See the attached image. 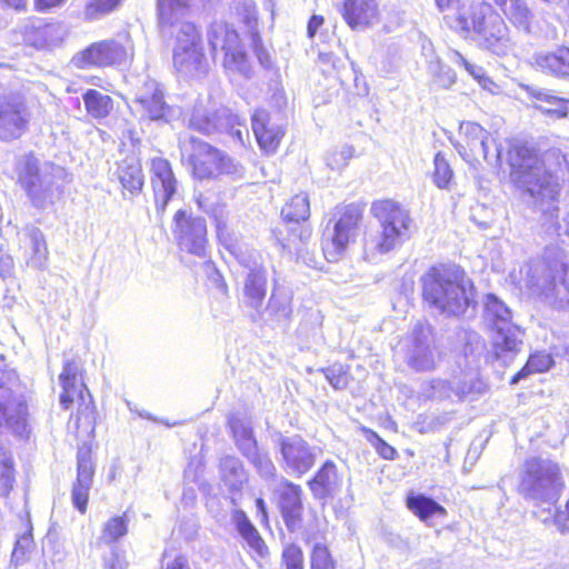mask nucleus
<instances>
[{
	"label": "nucleus",
	"instance_id": "f257e3e1",
	"mask_svg": "<svg viewBox=\"0 0 569 569\" xmlns=\"http://www.w3.org/2000/svg\"><path fill=\"white\" fill-rule=\"evenodd\" d=\"M565 482L560 467L550 459L532 457L519 471L518 491L532 505L533 516L546 526H555L560 533H569V499L557 507Z\"/></svg>",
	"mask_w": 569,
	"mask_h": 569
},
{
	"label": "nucleus",
	"instance_id": "f03ea898",
	"mask_svg": "<svg viewBox=\"0 0 569 569\" xmlns=\"http://www.w3.org/2000/svg\"><path fill=\"white\" fill-rule=\"evenodd\" d=\"M510 177L513 183L541 204L556 202L561 186L558 172L569 171V162L559 150L548 151L543 158L526 146L509 151Z\"/></svg>",
	"mask_w": 569,
	"mask_h": 569
},
{
	"label": "nucleus",
	"instance_id": "7ed1b4c3",
	"mask_svg": "<svg viewBox=\"0 0 569 569\" xmlns=\"http://www.w3.org/2000/svg\"><path fill=\"white\" fill-rule=\"evenodd\" d=\"M511 278L540 302L559 310L569 309V263L558 248H547Z\"/></svg>",
	"mask_w": 569,
	"mask_h": 569
},
{
	"label": "nucleus",
	"instance_id": "20e7f679",
	"mask_svg": "<svg viewBox=\"0 0 569 569\" xmlns=\"http://www.w3.org/2000/svg\"><path fill=\"white\" fill-rule=\"evenodd\" d=\"M425 301L440 313L462 316L475 307V287L457 266L430 268L421 278Z\"/></svg>",
	"mask_w": 569,
	"mask_h": 569
},
{
	"label": "nucleus",
	"instance_id": "39448f33",
	"mask_svg": "<svg viewBox=\"0 0 569 569\" xmlns=\"http://www.w3.org/2000/svg\"><path fill=\"white\" fill-rule=\"evenodd\" d=\"M379 222V229L365 240L367 260H375L378 254L387 253L400 246L408 237L412 223L409 211L390 199L375 201L370 209Z\"/></svg>",
	"mask_w": 569,
	"mask_h": 569
},
{
	"label": "nucleus",
	"instance_id": "423d86ee",
	"mask_svg": "<svg viewBox=\"0 0 569 569\" xmlns=\"http://www.w3.org/2000/svg\"><path fill=\"white\" fill-rule=\"evenodd\" d=\"M63 176L61 167L39 163L33 157H28L19 169V181L32 206L39 209L51 207L59 198Z\"/></svg>",
	"mask_w": 569,
	"mask_h": 569
},
{
	"label": "nucleus",
	"instance_id": "0eeeda50",
	"mask_svg": "<svg viewBox=\"0 0 569 569\" xmlns=\"http://www.w3.org/2000/svg\"><path fill=\"white\" fill-rule=\"evenodd\" d=\"M455 28L465 33L476 32L480 37V44L497 56L507 54L511 48L506 23L491 12V7L487 3L473 6L470 16L459 14L455 20Z\"/></svg>",
	"mask_w": 569,
	"mask_h": 569
},
{
	"label": "nucleus",
	"instance_id": "6e6552de",
	"mask_svg": "<svg viewBox=\"0 0 569 569\" xmlns=\"http://www.w3.org/2000/svg\"><path fill=\"white\" fill-rule=\"evenodd\" d=\"M485 320L492 328V347L497 359L510 360L522 346L521 330L511 323L510 309L496 296L487 297Z\"/></svg>",
	"mask_w": 569,
	"mask_h": 569
},
{
	"label": "nucleus",
	"instance_id": "1a4fd4ad",
	"mask_svg": "<svg viewBox=\"0 0 569 569\" xmlns=\"http://www.w3.org/2000/svg\"><path fill=\"white\" fill-rule=\"evenodd\" d=\"M59 378L62 386V393L60 396L61 406L64 409H69L72 403L77 402V429L83 427L86 431H92L96 422L93 400L82 381L79 362L74 359L66 360Z\"/></svg>",
	"mask_w": 569,
	"mask_h": 569
},
{
	"label": "nucleus",
	"instance_id": "9d476101",
	"mask_svg": "<svg viewBox=\"0 0 569 569\" xmlns=\"http://www.w3.org/2000/svg\"><path fill=\"white\" fill-rule=\"evenodd\" d=\"M362 211L355 204L339 207L333 213L332 228L327 227L323 233L322 251L330 262L337 261L351 242H355Z\"/></svg>",
	"mask_w": 569,
	"mask_h": 569
},
{
	"label": "nucleus",
	"instance_id": "9b49d317",
	"mask_svg": "<svg viewBox=\"0 0 569 569\" xmlns=\"http://www.w3.org/2000/svg\"><path fill=\"white\" fill-rule=\"evenodd\" d=\"M181 150L188 154L193 173L199 179H208L219 174H233L239 171L236 162L216 148L192 136L179 139Z\"/></svg>",
	"mask_w": 569,
	"mask_h": 569
},
{
	"label": "nucleus",
	"instance_id": "f8f14e48",
	"mask_svg": "<svg viewBox=\"0 0 569 569\" xmlns=\"http://www.w3.org/2000/svg\"><path fill=\"white\" fill-rule=\"evenodd\" d=\"M243 267L242 295L247 306L258 310L267 296L268 272L261 256L254 251H243L236 242L226 247Z\"/></svg>",
	"mask_w": 569,
	"mask_h": 569
},
{
	"label": "nucleus",
	"instance_id": "ddd939ff",
	"mask_svg": "<svg viewBox=\"0 0 569 569\" xmlns=\"http://www.w3.org/2000/svg\"><path fill=\"white\" fill-rule=\"evenodd\" d=\"M208 42L213 52H224L223 66L231 72L250 78L252 69L248 56L243 50L237 31L222 21L213 22L208 30Z\"/></svg>",
	"mask_w": 569,
	"mask_h": 569
},
{
	"label": "nucleus",
	"instance_id": "4468645a",
	"mask_svg": "<svg viewBox=\"0 0 569 569\" xmlns=\"http://www.w3.org/2000/svg\"><path fill=\"white\" fill-rule=\"evenodd\" d=\"M398 352L403 355L407 365L416 371L435 368L436 352L432 327L418 321L411 332L398 345Z\"/></svg>",
	"mask_w": 569,
	"mask_h": 569
},
{
	"label": "nucleus",
	"instance_id": "2eb2a0df",
	"mask_svg": "<svg viewBox=\"0 0 569 569\" xmlns=\"http://www.w3.org/2000/svg\"><path fill=\"white\" fill-rule=\"evenodd\" d=\"M172 233L181 250L202 257L207 246L206 220L186 210H178L173 217Z\"/></svg>",
	"mask_w": 569,
	"mask_h": 569
},
{
	"label": "nucleus",
	"instance_id": "dca6fc26",
	"mask_svg": "<svg viewBox=\"0 0 569 569\" xmlns=\"http://www.w3.org/2000/svg\"><path fill=\"white\" fill-rule=\"evenodd\" d=\"M30 112L19 97L0 98V140L20 138L27 130Z\"/></svg>",
	"mask_w": 569,
	"mask_h": 569
},
{
	"label": "nucleus",
	"instance_id": "f3484780",
	"mask_svg": "<svg viewBox=\"0 0 569 569\" xmlns=\"http://www.w3.org/2000/svg\"><path fill=\"white\" fill-rule=\"evenodd\" d=\"M317 451L316 447L309 446L299 436L282 438L280 441L284 469L289 473L301 476L309 471L316 462Z\"/></svg>",
	"mask_w": 569,
	"mask_h": 569
},
{
	"label": "nucleus",
	"instance_id": "a211bd4d",
	"mask_svg": "<svg viewBox=\"0 0 569 569\" xmlns=\"http://www.w3.org/2000/svg\"><path fill=\"white\" fill-rule=\"evenodd\" d=\"M131 57L128 48L114 40H104L94 42L81 51L76 58L80 67L94 66L107 67L113 64H123Z\"/></svg>",
	"mask_w": 569,
	"mask_h": 569
},
{
	"label": "nucleus",
	"instance_id": "6ab92c4d",
	"mask_svg": "<svg viewBox=\"0 0 569 569\" xmlns=\"http://www.w3.org/2000/svg\"><path fill=\"white\" fill-rule=\"evenodd\" d=\"M278 505L283 521L290 532L301 528V516L303 511V491L299 485L282 478L277 486Z\"/></svg>",
	"mask_w": 569,
	"mask_h": 569
},
{
	"label": "nucleus",
	"instance_id": "aec40b11",
	"mask_svg": "<svg viewBox=\"0 0 569 569\" xmlns=\"http://www.w3.org/2000/svg\"><path fill=\"white\" fill-rule=\"evenodd\" d=\"M151 183L154 194L157 212L162 214L168 202L174 197L178 190V181L174 178L168 160L154 158L151 161Z\"/></svg>",
	"mask_w": 569,
	"mask_h": 569
},
{
	"label": "nucleus",
	"instance_id": "412c9836",
	"mask_svg": "<svg viewBox=\"0 0 569 569\" xmlns=\"http://www.w3.org/2000/svg\"><path fill=\"white\" fill-rule=\"evenodd\" d=\"M460 141L457 144L458 152L463 158H471L490 162L489 156V132L485 130L479 123L466 121L459 128Z\"/></svg>",
	"mask_w": 569,
	"mask_h": 569
},
{
	"label": "nucleus",
	"instance_id": "4be33fe9",
	"mask_svg": "<svg viewBox=\"0 0 569 569\" xmlns=\"http://www.w3.org/2000/svg\"><path fill=\"white\" fill-rule=\"evenodd\" d=\"M134 103L143 117L152 121L170 122L177 111L163 100V92L154 81L147 82L144 89L136 96Z\"/></svg>",
	"mask_w": 569,
	"mask_h": 569
},
{
	"label": "nucleus",
	"instance_id": "5701e85b",
	"mask_svg": "<svg viewBox=\"0 0 569 569\" xmlns=\"http://www.w3.org/2000/svg\"><path fill=\"white\" fill-rule=\"evenodd\" d=\"M19 250L26 264L43 270L48 263V247L43 232L37 227H26L18 232Z\"/></svg>",
	"mask_w": 569,
	"mask_h": 569
},
{
	"label": "nucleus",
	"instance_id": "b1692460",
	"mask_svg": "<svg viewBox=\"0 0 569 569\" xmlns=\"http://www.w3.org/2000/svg\"><path fill=\"white\" fill-rule=\"evenodd\" d=\"M341 16L352 30H365L379 22L377 0H343Z\"/></svg>",
	"mask_w": 569,
	"mask_h": 569
},
{
	"label": "nucleus",
	"instance_id": "393cba45",
	"mask_svg": "<svg viewBox=\"0 0 569 569\" xmlns=\"http://www.w3.org/2000/svg\"><path fill=\"white\" fill-rule=\"evenodd\" d=\"M530 64L546 76L569 80V48L537 51L531 56Z\"/></svg>",
	"mask_w": 569,
	"mask_h": 569
},
{
	"label": "nucleus",
	"instance_id": "a878e982",
	"mask_svg": "<svg viewBox=\"0 0 569 569\" xmlns=\"http://www.w3.org/2000/svg\"><path fill=\"white\" fill-rule=\"evenodd\" d=\"M252 131L262 150L273 153L284 136L281 124L271 122L270 114L264 109H258L251 117Z\"/></svg>",
	"mask_w": 569,
	"mask_h": 569
},
{
	"label": "nucleus",
	"instance_id": "bb28decb",
	"mask_svg": "<svg viewBox=\"0 0 569 569\" xmlns=\"http://www.w3.org/2000/svg\"><path fill=\"white\" fill-rule=\"evenodd\" d=\"M173 66L186 77H200L207 72L208 63L202 46L176 44L173 48Z\"/></svg>",
	"mask_w": 569,
	"mask_h": 569
},
{
	"label": "nucleus",
	"instance_id": "cd10ccee",
	"mask_svg": "<svg viewBox=\"0 0 569 569\" xmlns=\"http://www.w3.org/2000/svg\"><path fill=\"white\" fill-rule=\"evenodd\" d=\"M77 458V481L72 487L71 498L74 508H77L81 513H84L87 510L89 491L92 486L94 469L89 450L80 449Z\"/></svg>",
	"mask_w": 569,
	"mask_h": 569
},
{
	"label": "nucleus",
	"instance_id": "c85d7f7f",
	"mask_svg": "<svg viewBox=\"0 0 569 569\" xmlns=\"http://www.w3.org/2000/svg\"><path fill=\"white\" fill-rule=\"evenodd\" d=\"M196 202L200 210L208 213L214 220L218 238L224 247L234 243L228 230L226 206L219 202L218 197L213 192L199 193L196 196Z\"/></svg>",
	"mask_w": 569,
	"mask_h": 569
},
{
	"label": "nucleus",
	"instance_id": "c756f323",
	"mask_svg": "<svg viewBox=\"0 0 569 569\" xmlns=\"http://www.w3.org/2000/svg\"><path fill=\"white\" fill-rule=\"evenodd\" d=\"M309 485L313 496L318 499L335 496L341 486L337 466L330 460L326 461Z\"/></svg>",
	"mask_w": 569,
	"mask_h": 569
},
{
	"label": "nucleus",
	"instance_id": "7c9ffc66",
	"mask_svg": "<svg viewBox=\"0 0 569 569\" xmlns=\"http://www.w3.org/2000/svg\"><path fill=\"white\" fill-rule=\"evenodd\" d=\"M312 230L309 226L297 224L291 228L287 239L282 242V248L290 253H295L298 259H302L307 264L316 263L309 258V246L311 243Z\"/></svg>",
	"mask_w": 569,
	"mask_h": 569
},
{
	"label": "nucleus",
	"instance_id": "2f4dec72",
	"mask_svg": "<svg viewBox=\"0 0 569 569\" xmlns=\"http://www.w3.org/2000/svg\"><path fill=\"white\" fill-rule=\"evenodd\" d=\"M117 174L123 189L136 194L142 190L144 179L140 162L134 157L123 159L117 169Z\"/></svg>",
	"mask_w": 569,
	"mask_h": 569
},
{
	"label": "nucleus",
	"instance_id": "473e14b6",
	"mask_svg": "<svg viewBox=\"0 0 569 569\" xmlns=\"http://www.w3.org/2000/svg\"><path fill=\"white\" fill-rule=\"evenodd\" d=\"M221 109L211 113L202 103L194 106L189 119V127L200 133L210 136L223 128V118H220Z\"/></svg>",
	"mask_w": 569,
	"mask_h": 569
},
{
	"label": "nucleus",
	"instance_id": "72a5a7b5",
	"mask_svg": "<svg viewBox=\"0 0 569 569\" xmlns=\"http://www.w3.org/2000/svg\"><path fill=\"white\" fill-rule=\"evenodd\" d=\"M189 11V0H158V17L161 32L174 27Z\"/></svg>",
	"mask_w": 569,
	"mask_h": 569
},
{
	"label": "nucleus",
	"instance_id": "f704fd0d",
	"mask_svg": "<svg viewBox=\"0 0 569 569\" xmlns=\"http://www.w3.org/2000/svg\"><path fill=\"white\" fill-rule=\"evenodd\" d=\"M229 427L237 448L246 456L258 448L253 435V428L249 420L232 416L229 419Z\"/></svg>",
	"mask_w": 569,
	"mask_h": 569
},
{
	"label": "nucleus",
	"instance_id": "c9c22d12",
	"mask_svg": "<svg viewBox=\"0 0 569 569\" xmlns=\"http://www.w3.org/2000/svg\"><path fill=\"white\" fill-rule=\"evenodd\" d=\"M511 22L529 33L533 14L523 0H495Z\"/></svg>",
	"mask_w": 569,
	"mask_h": 569
},
{
	"label": "nucleus",
	"instance_id": "e433bc0d",
	"mask_svg": "<svg viewBox=\"0 0 569 569\" xmlns=\"http://www.w3.org/2000/svg\"><path fill=\"white\" fill-rule=\"evenodd\" d=\"M221 478L230 490H239L247 481L241 461L233 456H226L220 461Z\"/></svg>",
	"mask_w": 569,
	"mask_h": 569
},
{
	"label": "nucleus",
	"instance_id": "4c0bfd02",
	"mask_svg": "<svg viewBox=\"0 0 569 569\" xmlns=\"http://www.w3.org/2000/svg\"><path fill=\"white\" fill-rule=\"evenodd\" d=\"M83 102L88 114L94 119L106 118L113 108L112 99L94 89L83 94Z\"/></svg>",
	"mask_w": 569,
	"mask_h": 569
},
{
	"label": "nucleus",
	"instance_id": "58836bf2",
	"mask_svg": "<svg viewBox=\"0 0 569 569\" xmlns=\"http://www.w3.org/2000/svg\"><path fill=\"white\" fill-rule=\"evenodd\" d=\"M408 508L417 515L421 520L426 521L433 516L445 517L447 515L446 509L431 498L422 495L408 497Z\"/></svg>",
	"mask_w": 569,
	"mask_h": 569
},
{
	"label": "nucleus",
	"instance_id": "ea45409f",
	"mask_svg": "<svg viewBox=\"0 0 569 569\" xmlns=\"http://www.w3.org/2000/svg\"><path fill=\"white\" fill-rule=\"evenodd\" d=\"M449 59L452 63L463 67V69L486 90L492 92L497 87L495 82L486 74L481 66L470 62L460 52L451 50Z\"/></svg>",
	"mask_w": 569,
	"mask_h": 569
},
{
	"label": "nucleus",
	"instance_id": "a19ab883",
	"mask_svg": "<svg viewBox=\"0 0 569 569\" xmlns=\"http://www.w3.org/2000/svg\"><path fill=\"white\" fill-rule=\"evenodd\" d=\"M282 217L288 221H306L310 216V203L307 193L293 196L282 208Z\"/></svg>",
	"mask_w": 569,
	"mask_h": 569
},
{
	"label": "nucleus",
	"instance_id": "79ce46f5",
	"mask_svg": "<svg viewBox=\"0 0 569 569\" xmlns=\"http://www.w3.org/2000/svg\"><path fill=\"white\" fill-rule=\"evenodd\" d=\"M553 360L550 355L545 352H536L531 355L526 366L516 373L511 379V385L518 383L532 372H545L552 366Z\"/></svg>",
	"mask_w": 569,
	"mask_h": 569
},
{
	"label": "nucleus",
	"instance_id": "37998d69",
	"mask_svg": "<svg viewBox=\"0 0 569 569\" xmlns=\"http://www.w3.org/2000/svg\"><path fill=\"white\" fill-rule=\"evenodd\" d=\"M16 482L13 460L9 452L0 449V496L7 497Z\"/></svg>",
	"mask_w": 569,
	"mask_h": 569
},
{
	"label": "nucleus",
	"instance_id": "c03bdc74",
	"mask_svg": "<svg viewBox=\"0 0 569 569\" xmlns=\"http://www.w3.org/2000/svg\"><path fill=\"white\" fill-rule=\"evenodd\" d=\"M176 33V44H181V42L187 46H198L201 44V36L197 30L196 26L191 22L187 21H178L174 27L171 29H167L164 33Z\"/></svg>",
	"mask_w": 569,
	"mask_h": 569
},
{
	"label": "nucleus",
	"instance_id": "a18cd8bd",
	"mask_svg": "<svg viewBox=\"0 0 569 569\" xmlns=\"http://www.w3.org/2000/svg\"><path fill=\"white\" fill-rule=\"evenodd\" d=\"M120 3V0H88L83 10L86 21L99 20L112 12Z\"/></svg>",
	"mask_w": 569,
	"mask_h": 569
},
{
	"label": "nucleus",
	"instance_id": "49530a36",
	"mask_svg": "<svg viewBox=\"0 0 569 569\" xmlns=\"http://www.w3.org/2000/svg\"><path fill=\"white\" fill-rule=\"evenodd\" d=\"M485 389V382L475 373H466L462 379L456 378L455 396L459 399L469 395H480Z\"/></svg>",
	"mask_w": 569,
	"mask_h": 569
},
{
	"label": "nucleus",
	"instance_id": "de8ad7c7",
	"mask_svg": "<svg viewBox=\"0 0 569 569\" xmlns=\"http://www.w3.org/2000/svg\"><path fill=\"white\" fill-rule=\"evenodd\" d=\"M128 531L127 516H119L109 519L102 528L101 539L106 543H113L121 537L126 536Z\"/></svg>",
	"mask_w": 569,
	"mask_h": 569
},
{
	"label": "nucleus",
	"instance_id": "09e8293b",
	"mask_svg": "<svg viewBox=\"0 0 569 569\" xmlns=\"http://www.w3.org/2000/svg\"><path fill=\"white\" fill-rule=\"evenodd\" d=\"M456 378L453 380L432 379L423 387V393L431 399H447L455 395Z\"/></svg>",
	"mask_w": 569,
	"mask_h": 569
},
{
	"label": "nucleus",
	"instance_id": "8fccbe9b",
	"mask_svg": "<svg viewBox=\"0 0 569 569\" xmlns=\"http://www.w3.org/2000/svg\"><path fill=\"white\" fill-rule=\"evenodd\" d=\"M223 118V128L220 131H229L231 136L236 137L240 142H243V137L249 136V131L244 124V121L238 114L231 113L228 109H221V116Z\"/></svg>",
	"mask_w": 569,
	"mask_h": 569
},
{
	"label": "nucleus",
	"instance_id": "3c124183",
	"mask_svg": "<svg viewBox=\"0 0 569 569\" xmlns=\"http://www.w3.org/2000/svg\"><path fill=\"white\" fill-rule=\"evenodd\" d=\"M558 212L559 208L557 206L543 211L545 224L550 223L546 232L556 236H569V212L565 214L561 222L557 221Z\"/></svg>",
	"mask_w": 569,
	"mask_h": 569
},
{
	"label": "nucleus",
	"instance_id": "603ef678",
	"mask_svg": "<svg viewBox=\"0 0 569 569\" xmlns=\"http://www.w3.org/2000/svg\"><path fill=\"white\" fill-rule=\"evenodd\" d=\"M244 457L254 466L261 477L268 479L274 476L276 467L267 453L257 448Z\"/></svg>",
	"mask_w": 569,
	"mask_h": 569
},
{
	"label": "nucleus",
	"instance_id": "864d4df0",
	"mask_svg": "<svg viewBox=\"0 0 569 569\" xmlns=\"http://www.w3.org/2000/svg\"><path fill=\"white\" fill-rule=\"evenodd\" d=\"M267 311L278 320H287L292 312L290 299L287 296L271 295Z\"/></svg>",
	"mask_w": 569,
	"mask_h": 569
},
{
	"label": "nucleus",
	"instance_id": "5fc2aeb1",
	"mask_svg": "<svg viewBox=\"0 0 569 569\" xmlns=\"http://www.w3.org/2000/svg\"><path fill=\"white\" fill-rule=\"evenodd\" d=\"M433 181L439 188H446L452 178V170L443 154L438 152L433 160Z\"/></svg>",
	"mask_w": 569,
	"mask_h": 569
},
{
	"label": "nucleus",
	"instance_id": "6e6d98bb",
	"mask_svg": "<svg viewBox=\"0 0 569 569\" xmlns=\"http://www.w3.org/2000/svg\"><path fill=\"white\" fill-rule=\"evenodd\" d=\"M42 33L50 48L57 47L68 37L69 30L61 22H52L42 26Z\"/></svg>",
	"mask_w": 569,
	"mask_h": 569
},
{
	"label": "nucleus",
	"instance_id": "4d7b16f0",
	"mask_svg": "<svg viewBox=\"0 0 569 569\" xmlns=\"http://www.w3.org/2000/svg\"><path fill=\"white\" fill-rule=\"evenodd\" d=\"M32 545H33V542H32L31 533L26 532V533L21 535L16 541V545H14V548H13V551L11 555V561L16 566L24 563L27 560L28 553L32 549Z\"/></svg>",
	"mask_w": 569,
	"mask_h": 569
},
{
	"label": "nucleus",
	"instance_id": "13d9d810",
	"mask_svg": "<svg viewBox=\"0 0 569 569\" xmlns=\"http://www.w3.org/2000/svg\"><path fill=\"white\" fill-rule=\"evenodd\" d=\"M432 81L439 88L448 89L457 81L456 72L450 67L443 66L439 62L432 69Z\"/></svg>",
	"mask_w": 569,
	"mask_h": 569
},
{
	"label": "nucleus",
	"instance_id": "bf43d9fd",
	"mask_svg": "<svg viewBox=\"0 0 569 569\" xmlns=\"http://www.w3.org/2000/svg\"><path fill=\"white\" fill-rule=\"evenodd\" d=\"M311 569H333V561L326 546L316 543L311 553Z\"/></svg>",
	"mask_w": 569,
	"mask_h": 569
},
{
	"label": "nucleus",
	"instance_id": "052dcab7",
	"mask_svg": "<svg viewBox=\"0 0 569 569\" xmlns=\"http://www.w3.org/2000/svg\"><path fill=\"white\" fill-rule=\"evenodd\" d=\"M286 569H303V553L298 546L290 545L282 552Z\"/></svg>",
	"mask_w": 569,
	"mask_h": 569
},
{
	"label": "nucleus",
	"instance_id": "680f3d73",
	"mask_svg": "<svg viewBox=\"0 0 569 569\" xmlns=\"http://www.w3.org/2000/svg\"><path fill=\"white\" fill-rule=\"evenodd\" d=\"M326 379L335 389H345L348 385V377L341 366H332L322 370Z\"/></svg>",
	"mask_w": 569,
	"mask_h": 569
},
{
	"label": "nucleus",
	"instance_id": "e2e57ef3",
	"mask_svg": "<svg viewBox=\"0 0 569 569\" xmlns=\"http://www.w3.org/2000/svg\"><path fill=\"white\" fill-rule=\"evenodd\" d=\"M352 157L351 147H343L340 150H335L327 157V164L332 170H340L346 167L349 159Z\"/></svg>",
	"mask_w": 569,
	"mask_h": 569
},
{
	"label": "nucleus",
	"instance_id": "0e129e2a",
	"mask_svg": "<svg viewBox=\"0 0 569 569\" xmlns=\"http://www.w3.org/2000/svg\"><path fill=\"white\" fill-rule=\"evenodd\" d=\"M533 108L543 114L551 116L556 119H562L568 116V109L566 107V100L559 98V103H548L547 106L541 103H535Z\"/></svg>",
	"mask_w": 569,
	"mask_h": 569
},
{
	"label": "nucleus",
	"instance_id": "69168bd1",
	"mask_svg": "<svg viewBox=\"0 0 569 569\" xmlns=\"http://www.w3.org/2000/svg\"><path fill=\"white\" fill-rule=\"evenodd\" d=\"M240 536L247 542V545L257 553H259L260 556L267 553L268 548L254 527Z\"/></svg>",
	"mask_w": 569,
	"mask_h": 569
},
{
	"label": "nucleus",
	"instance_id": "338daca9",
	"mask_svg": "<svg viewBox=\"0 0 569 569\" xmlns=\"http://www.w3.org/2000/svg\"><path fill=\"white\" fill-rule=\"evenodd\" d=\"M375 441L373 446L377 452L383 458L388 460H393L397 456V451L393 447L388 445L385 440H382L377 433H373Z\"/></svg>",
	"mask_w": 569,
	"mask_h": 569
},
{
	"label": "nucleus",
	"instance_id": "774afa93",
	"mask_svg": "<svg viewBox=\"0 0 569 569\" xmlns=\"http://www.w3.org/2000/svg\"><path fill=\"white\" fill-rule=\"evenodd\" d=\"M232 521H233L239 535H242L243 532L253 528V525L250 522L247 515L242 510H236L232 513Z\"/></svg>",
	"mask_w": 569,
	"mask_h": 569
}]
</instances>
